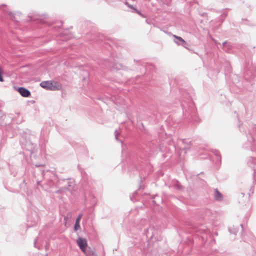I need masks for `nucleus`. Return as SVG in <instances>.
<instances>
[{"mask_svg": "<svg viewBox=\"0 0 256 256\" xmlns=\"http://www.w3.org/2000/svg\"><path fill=\"white\" fill-rule=\"evenodd\" d=\"M42 88L49 90H59L62 88V85L59 82L54 80L42 81L40 83Z\"/></svg>", "mask_w": 256, "mask_h": 256, "instance_id": "1", "label": "nucleus"}, {"mask_svg": "<svg viewBox=\"0 0 256 256\" xmlns=\"http://www.w3.org/2000/svg\"><path fill=\"white\" fill-rule=\"evenodd\" d=\"M77 244L81 250L86 252V249L87 246V242L85 239L79 238L77 240Z\"/></svg>", "mask_w": 256, "mask_h": 256, "instance_id": "2", "label": "nucleus"}, {"mask_svg": "<svg viewBox=\"0 0 256 256\" xmlns=\"http://www.w3.org/2000/svg\"><path fill=\"white\" fill-rule=\"evenodd\" d=\"M18 91L23 97H29L30 96V92L24 88H19Z\"/></svg>", "mask_w": 256, "mask_h": 256, "instance_id": "3", "label": "nucleus"}, {"mask_svg": "<svg viewBox=\"0 0 256 256\" xmlns=\"http://www.w3.org/2000/svg\"><path fill=\"white\" fill-rule=\"evenodd\" d=\"M82 214H80L78 216L76 220V224H75V226H74L75 230H78L80 228V222L82 218Z\"/></svg>", "mask_w": 256, "mask_h": 256, "instance_id": "4", "label": "nucleus"}, {"mask_svg": "<svg viewBox=\"0 0 256 256\" xmlns=\"http://www.w3.org/2000/svg\"><path fill=\"white\" fill-rule=\"evenodd\" d=\"M214 198L215 199L217 200H221L222 199V194L218 191V190H216L214 192Z\"/></svg>", "mask_w": 256, "mask_h": 256, "instance_id": "5", "label": "nucleus"}, {"mask_svg": "<svg viewBox=\"0 0 256 256\" xmlns=\"http://www.w3.org/2000/svg\"><path fill=\"white\" fill-rule=\"evenodd\" d=\"M173 37L176 38V39L179 40L180 41L182 42L183 44H186V42L185 40L181 37L177 36L176 35H173Z\"/></svg>", "mask_w": 256, "mask_h": 256, "instance_id": "6", "label": "nucleus"}]
</instances>
